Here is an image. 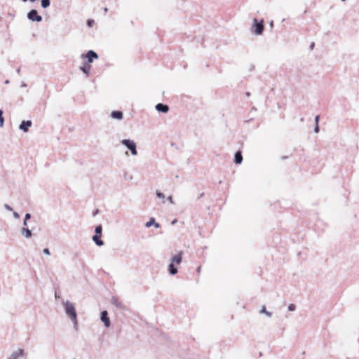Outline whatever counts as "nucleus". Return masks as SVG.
<instances>
[{
	"label": "nucleus",
	"mask_w": 359,
	"mask_h": 359,
	"mask_svg": "<svg viewBox=\"0 0 359 359\" xmlns=\"http://www.w3.org/2000/svg\"><path fill=\"white\" fill-rule=\"evenodd\" d=\"M176 222H177V219H174V220L171 222V224H175Z\"/></svg>",
	"instance_id": "35"
},
{
	"label": "nucleus",
	"mask_w": 359,
	"mask_h": 359,
	"mask_svg": "<svg viewBox=\"0 0 359 359\" xmlns=\"http://www.w3.org/2000/svg\"><path fill=\"white\" fill-rule=\"evenodd\" d=\"M259 313H264L269 318L271 317V316H272L271 312H269V311H266V309L265 306H262V309H261Z\"/></svg>",
	"instance_id": "17"
},
{
	"label": "nucleus",
	"mask_w": 359,
	"mask_h": 359,
	"mask_svg": "<svg viewBox=\"0 0 359 359\" xmlns=\"http://www.w3.org/2000/svg\"><path fill=\"white\" fill-rule=\"evenodd\" d=\"M151 225H154L156 229L160 227V224L156 222L154 217L150 218V219L145 224L146 227H150Z\"/></svg>",
	"instance_id": "14"
},
{
	"label": "nucleus",
	"mask_w": 359,
	"mask_h": 359,
	"mask_svg": "<svg viewBox=\"0 0 359 359\" xmlns=\"http://www.w3.org/2000/svg\"><path fill=\"white\" fill-rule=\"evenodd\" d=\"M242 161H243V156H242L241 152V151L236 152L235 156H234V162L236 164H241L242 163Z\"/></svg>",
	"instance_id": "15"
},
{
	"label": "nucleus",
	"mask_w": 359,
	"mask_h": 359,
	"mask_svg": "<svg viewBox=\"0 0 359 359\" xmlns=\"http://www.w3.org/2000/svg\"><path fill=\"white\" fill-rule=\"evenodd\" d=\"M20 233L22 236H23L26 238H29L32 236V231L28 228L26 227H22L20 229Z\"/></svg>",
	"instance_id": "12"
},
{
	"label": "nucleus",
	"mask_w": 359,
	"mask_h": 359,
	"mask_svg": "<svg viewBox=\"0 0 359 359\" xmlns=\"http://www.w3.org/2000/svg\"><path fill=\"white\" fill-rule=\"evenodd\" d=\"M121 144L124 145L131 153L133 156L137 155L136 143L134 140L129 139H124L121 140Z\"/></svg>",
	"instance_id": "4"
},
{
	"label": "nucleus",
	"mask_w": 359,
	"mask_h": 359,
	"mask_svg": "<svg viewBox=\"0 0 359 359\" xmlns=\"http://www.w3.org/2000/svg\"><path fill=\"white\" fill-rule=\"evenodd\" d=\"M102 225H98L95 227V235H99V236H101L102 235Z\"/></svg>",
	"instance_id": "19"
},
{
	"label": "nucleus",
	"mask_w": 359,
	"mask_h": 359,
	"mask_svg": "<svg viewBox=\"0 0 359 359\" xmlns=\"http://www.w3.org/2000/svg\"><path fill=\"white\" fill-rule=\"evenodd\" d=\"M48 1H50V0H48Z\"/></svg>",
	"instance_id": "39"
},
{
	"label": "nucleus",
	"mask_w": 359,
	"mask_h": 359,
	"mask_svg": "<svg viewBox=\"0 0 359 359\" xmlns=\"http://www.w3.org/2000/svg\"><path fill=\"white\" fill-rule=\"evenodd\" d=\"M12 212H13L14 218H15V219L20 218V215L17 212H15V211H12Z\"/></svg>",
	"instance_id": "25"
},
{
	"label": "nucleus",
	"mask_w": 359,
	"mask_h": 359,
	"mask_svg": "<svg viewBox=\"0 0 359 359\" xmlns=\"http://www.w3.org/2000/svg\"><path fill=\"white\" fill-rule=\"evenodd\" d=\"M201 266H198V267L197 268V272H198V273H200V272H201Z\"/></svg>",
	"instance_id": "33"
},
{
	"label": "nucleus",
	"mask_w": 359,
	"mask_h": 359,
	"mask_svg": "<svg viewBox=\"0 0 359 359\" xmlns=\"http://www.w3.org/2000/svg\"><path fill=\"white\" fill-rule=\"evenodd\" d=\"M111 303L118 309L122 310L125 309L124 305L120 301H118V299H116L115 297H111Z\"/></svg>",
	"instance_id": "10"
},
{
	"label": "nucleus",
	"mask_w": 359,
	"mask_h": 359,
	"mask_svg": "<svg viewBox=\"0 0 359 359\" xmlns=\"http://www.w3.org/2000/svg\"><path fill=\"white\" fill-rule=\"evenodd\" d=\"M66 315L70 318L74 326L77 325V313L73 303L66 301L63 303Z\"/></svg>",
	"instance_id": "1"
},
{
	"label": "nucleus",
	"mask_w": 359,
	"mask_h": 359,
	"mask_svg": "<svg viewBox=\"0 0 359 359\" xmlns=\"http://www.w3.org/2000/svg\"><path fill=\"white\" fill-rule=\"evenodd\" d=\"M90 66L86 67L85 65L80 67V69L86 74L87 76L89 75Z\"/></svg>",
	"instance_id": "18"
},
{
	"label": "nucleus",
	"mask_w": 359,
	"mask_h": 359,
	"mask_svg": "<svg viewBox=\"0 0 359 359\" xmlns=\"http://www.w3.org/2000/svg\"><path fill=\"white\" fill-rule=\"evenodd\" d=\"M156 196L158 198H163V199L165 198V195L163 193H161L158 191H156Z\"/></svg>",
	"instance_id": "23"
},
{
	"label": "nucleus",
	"mask_w": 359,
	"mask_h": 359,
	"mask_svg": "<svg viewBox=\"0 0 359 359\" xmlns=\"http://www.w3.org/2000/svg\"><path fill=\"white\" fill-rule=\"evenodd\" d=\"M270 25L272 27L273 26V21L270 23Z\"/></svg>",
	"instance_id": "38"
},
{
	"label": "nucleus",
	"mask_w": 359,
	"mask_h": 359,
	"mask_svg": "<svg viewBox=\"0 0 359 359\" xmlns=\"http://www.w3.org/2000/svg\"><path fill=\"white\" fill-rule=\"evenodd\" d=\"M314 133H318L319 132V126L316 125L313 129Z\"/></svg>",
	"instance_id": "27"
},
{
	"label": "nucleus",
	"mask_w": 359,
	"mask_h": 359,
	"mask_svg": "<svg viewBox=\"0 0 359 359\" xmlns=\"http://www.w3.org/2000/svg\"><path fill=\"white\" fill-rule=\"evenodd\" d=\"M182 260V252H180L177 255H175L172 259L168 266L169 272L171 275H175L177 273V269L174 266V264H180Z\"/></svg>",
	"instance_id": "2"
},
{
	"label": "nucleus",
	"mask_w": 359,
	"mask_h": 359,
	"mask_svg": "<svg viewBox=\"0 0 359 359\" xmlns=\"http://www.w3.org/2000/svg\"><path fill=\"white\" fill-rule=\"evenodd\" d=\"M23 226H24V227L27 226V220H26L25 219H24V221H23Z\"/></svg>",
	"instance_id": "32"
},
{
	"label": "nucleus",
	"mask_w": 359,
	"mask_h": 359,
	"mask_svg": "<svg viewBox=\"0 0 359 359\" xmlns=\"http://www.w3.org/2000/svg\"><path fill=\"white\" fill-rule=\"evenodd\" d=\"M288 311H294L296 309V306L293 304H290L288 307Z\"/></svg>",
	"instance_id": "22"
},
{
	"label": "nucleus",
	"mask_w": 359,
	"mask_h": 359,
	"mask_svg": "<svg viewBox=\"0 0 359 359\" xmlns=\"http://www.w3.org/2000/svg\"><path fill=\"white\" fill-rule=\"evenodd\" d=\"M32 126V122L29 120L28 121H22L20 126L19 129L24 133L28 132L29 128Z\"/></svg>",
	"instance_id": "8"
},
{
	"label": "nucleus",
	"mask_w": 359,
	"mask_h": 359,
	"mask_svg": "<svg viewBox=\"0 0 359 359\" xmlns=\"http://www.w3.org/2000/svg\"><path fill=\"white\" fill-rule=\"evenodd\" d=\"M100 236H99V235H94L93 236V241L98 246H102L104 245V242L100 239Z\"/></svg>",
	"instance_id": "16"
},
{
	"label": "nucleus",
	"mask_w": 359,
	"mask_h": 359,
	"mask_svg": "<svg viewBox=\"0 0 359 359\" xmlns=\"http://www.w3.org/2000/svg\"><path fill=\"white\" fill-rule=\"evenodd\" d=\"M41 7L43 8H46L50 6V1L48 0H41Z\"/></svg>",
	"instance_id": "20"
},
{
	"label": "nucleus",
	"mask_w": 359,
	"mask_h": 359,
	"mask_svg": "<svg viewBox=\"0 0 359 359\" xmlns=\"http://www.w3.org/2000/svg\"><path fill=\"white\" fill-rule=\"evenodd\" d=\"M24 355V350L19 348L18 350L13 352V353L7 359H17L20 356Z\"/></svg>",
	"instance_id": "11"
},
{
	"label": "nucleus",
	"mask_w": 359,
	"mask_h": 359,
	"mask_svg": "<svg viewBox=\"0 0 359 359\" xmlns=\"http://www.w3.org/2000/svg\"><path fill=\"white\" fill-rule=\"evenodd\" d=\"M31 218V215L29 213L25 214V219L28 220Z\"/></svg>",
	"instance_id": "29"
},
{
	"label": "nucleus",
	"mask_w": 359,
	"mask_h": 359,
	"mask_svg": "<svg viewBox=\"0 0 359 359\" xmlns=\"http://www.w3.org/2000/svg\"><path fill=\"white\" fill-rule=\"evenodd\" d=\"M167 199H168V201L171 204H173V203H174V202H173L172 198V197H171V196H168Z\"/></svg>",
	"instance_id": "31"
},
{
	"label": "nucleus",
	"mask_w": 359,
	"mask_h": 359,
	"mask_svg": "<svg viewBox=\"0 0 359 359\" xmlns=\"http://www.w3.org/2000/svg\"><path fill=\"white\" fill-rule=\"evenodd\" d=\"M156 109L162 113H167L169 110V107L166 104H163L162 103H158L155 107Z\"/></svg>",
	"instance_id": "9"
},
{
	"label": "nucleus",
	"mask_w": 359,
	"mask_h": 359,
	"mask_svg": "<svg viewBox=\"0 0 359 359\" xmlns=\"http://www.w3.org/2000/svg\"><path fill=\"white\" fill-rule=\"evenodd\" d=\"M104 11V12H107V11H108L107 8H105Z\"/></svg>",
	"instance_id": "37"
},
{
	"label": "nucleus",
	"mask_w": 359,
	"mask_h": 359,
	"mask_svg": "<svg viewBox=\"0 0 359 359\" xmlns=\"http://www.w3.org/2000/svg\"><path fill=\"white\" fill-rule=\"evenodd\" d=\"M4 208H5L6 210H8V211H11V212L13 211V209L12 208V207H11V206H10V205H8V204H4Z\"/></svg>",
	"instance_id": "24"
},
{
	"label": "nucleus",
	"mask_w": 359,
	"mask_h": 359,
	"mask_svg": "<svg viewBox=\"0 0 359 359\" xmlns=\"http://www.w3.org/2000/svg\"><path fill=\"white\" fill-rule=\"evenodd\" d=\"M27 16V18L32 22H39L42 21V17L38 15V12L35 9H32L28 12Z\"/></svg>",
	"instance_id": "5"
},
{
	"label": "nucleus",
	"mask_w": 359,
	"mask_h": 359,
	"mask_svg": "<svg viewBox=\"0 0 359 359\" xmlns=\"http://www.w3.org/2000/svg\"><path fill=\"white\" fill-rule=\"evenodd\" d=\"M319 118H319V116H318H318H316L315 117V124H316V125H318V123H319Z\"/></svg>",
	"instance_id": "28"
},
{
	"label": "nucleus",
	"mask_w": 359,
	"mask_h": 359,
	"mask_svg": "<svg viewBox=\"0 0 359 359\" xmlns=\"http://www.w3.org/2000/svg\"><path fill=\"white\" fill-rule=\"evenodd\" d=\"M93 22H94V21H93V20H88L87 21V24H88V25L89 27H90V26L92 25V23H93Z\"/></svg>",
	"instance_id": "30"
},
{
	"label": "nucleus",
	"mask_w": 359,
	"mask_h": 359,
	"mask_svg": "<svg viewBox=\"0 0 359 359\" xmlns=\"http://www.w3.org/2000/svg\"><path fill=\"white\" fill-rule=\"evenodd\" d=\"M100 320L104 323L105 327L108 328L110 327L111 321L109 318L108 317V312L107 311H102Z\"/></svg>",
	"instance_id": "7"
},
{
	"label": "nucleus",
	"mask_w": 359,
	"mask_h": 359,
	"mask_svg": "<svg viewBox=\"0 0 359 359\" xmlns=\"http://www.w3.org/2000/svg\"><path fill=\"white\" fill-rule=\"evenodd\" d=\"M251 31L255 35H261L264 31V20L258 22L257 19L254 18Z\"/></svg>",
	"instance_id": "3"
},
{
	"label": "nucleus",
	"mask_w": 359,
	"mask_h": 359,
	"mask_svg": "<svg viewBox=\"0 0 359 359\" xmlns=\"http://www.w3.org/2000/svg\"><path fill=\"white\" fill-rule=\"evenodd\" d=\"M22 87L25 88L27 86V84L25 83H22V85H21Z\"/></svg>",
	"instance_id": "34"
},
{
	"label": "nucleus",
	"mask_w": 359,
	"mask_h": 359,
	"mask_svg": "<svg viewBox=\"0 0 359 359\" xmlns=\"http://www.w3.org/2000/svg\"><path fill=\"white\" fill-rule=\"evenodd\" d=\"M98 57L97 54L94 50H88L86 54H82L81 58H87L88 62L89 63L93 62L94 59H97Z\"/></svg>",
	"instance_id": "6"
},
{
	"label": "nucleus",
	"mask_w": 359,
	"mask_h": 359,
	"mask_svg": "<svg viewBox=\"0 0 359 359\" xmlns=\"http://www.w3.org/2000/svg\"><path fill=\"white\" fill-rule=\"evenodd\" d=\"M4 123V118L3 117V111L0 110V127H3Z\"/></svg>",
	"instance_id": "21"
},
{
	"label": "nucleus",
	"mask_w": 359,
	"mask_h": 359,
	"mask_svg": "<svg viewBox=\"0 0 359 359\" xmlns=\"http://www.w3.org/2000/svg\"><path fill=\"white\" fill-rule=\"evenodd\" d=\"M43 252L47 255H50V252L48 248H44Z\"/></svg>",
	"instance_id": "26"
},
{
	"label": "nucleus",
	"mask_w": 359,
	"mask_h": 359,
	"mask_svg": "<svg viewBox=\"0 0 359 359\" xmlns=\"http://www.w3.org/2000/svg\"><path fill=\"white\" fill-rule=\"evenodd\" d=\"M111 118L117 120H121L123 118V113L121 111H113L111 113Z\"/></svg>",
	"instance_id": "13"
},
{
	"label": "nucleus",
	"mask_w": 359,
	"mask_h": 359,
	"mask_svg": "<svg viewBox=\"0 0 359 359\" xmlns=\"http://www.w3.org/2000/svg\"><path fill=\"white\" fill-rule=\"evenodd\" d=\"M9 83V81L8 80H6L5 81V84H8Z\"/></svg>",
	"instance_id": "36"
}]
</instances>
